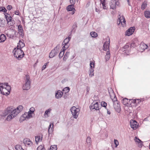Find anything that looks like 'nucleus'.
I'll return each mask as SVG.
<instances>
[{
	"label": "nucleus",
	"mask_w": 150,
	"mask_h": 150,
	"mask_svg": "<svg viewBox=\"0 0 150 150\" xmlns=\"http://www.w3.org/2000/svg\"><path fill=\"white\" fill-rule=\"evenodd\" d=\"M23 108V107L21 105L18 106L16 109H15L13 107H8L4 111L3 113L5 115H6L8 114H10L6 119L7 121H9L22 111Z\"/></svg>",
	"instance_id": "1"
},
{
	"label": "nucleus",
	"mask_w": 150,
	"mask_h": 150,
	"mask_svg": "<svg viewBox=\"0 0 150 150\" xmlns=\"http://www.w3.org/2000/svg\"><path fill=\"white\" fill-rule=\"evenodd\" d=\"M20 47L18 48V46L17 47L15 48L13 51L14 57L18 60L21 59L25 55L24 52L22 50L21 45H20Z\"/></svg>",
	"instance_id": "2"
},
{
	"label": "nucleus",
	"mask_w": 150,
	"mask_h": 150,
	"mask_svg": "<svg viewBox=\"0 0 150 150\" xmlns=\"http://www.w3.org/2000/svg\"><path fill=\"white\" fill-rule=\"evenodd\" d=\"M30 79L28 75H25V83L23 85V90H28L30 88Z\"/></svg>",
	"instance_id": "3"
},
{
	"label": "nucleus",
	"mask_w": 150,
	"mask_h": 150,
	"mask_svg": "<svg viewBox=\"0 0 150 150\" xmlns=\"http://www.w3.org/2000/svg\"><path fill=\"white\" fill-rule=\"evenodd\" d=\"M60 47L59 44L50 53L49 57L50 58H52L57 55L59 52V50Z\"/></svg>",
	"instance_id": "4"
},
{
	"label": "nucleus",
	"mask_w": 150,
	"mask_h": 150,
	"mask_svg": "<svg viewBox=\"0 0 150 150\" xmlns=\"http://www.w3.org/2000/svg\"><path fill=\"white\" fill-rule=\"evenodd\" d=\"M113 102V107L116 111L118 113L120 112L121 111V107L120 102L117 100Z\"/></svg>",
	"instance_id": "5"
},
{
	"label": "nucleus",
	"mask_w": 150,
	"mask_h": 150,
	"mask_svg": "<svg viewBox=\"0 0 150 150\" xmlns=\"http://www.w3.org/2000/svg\"><path fill=\"white\" fill-rule=\"evenodd\" d=\"M119 2L115 0H111L110 3V8L113 9L116 8V6H118Z\"/></svg>",
	"instance_id": "6"
},
{
	"label": "nucleus",
	"mask_w": 150,
	"mask_h": 150,
	"mask_svg": "<svg viewBox=\"0 0 150 150\" xmlns=\"http://www.w3.org/2000/svg\"><path fill=\"white\" fill-rule=\"evenodd\" d=\"M90 108L91 110H92L94 109L95 110H99L100 108H99V104L98 102H96L95 103L94 102H93L90 106ZM101 109V108H100Z\"/></svg>",
	"instance_id": "7"
},
{
	"label": "nucleus",
	"mask_w": 150,
	"mask_h": 150,
	"mask_svg": "<svg viewBox=\"0 0 150 150\" xmlns=\"http://www.w3.org/2000/svg\"><path fill=\"white\" fill-rule=\"evenodd\" d=\"M23 143L25 145L28 147H30L33 145V143L30 139L25 138L23 139Z\"/></svg>",
	"instance_id": "8"
},
{
	"label": "nucleus",
	"mask_w": 150,
	"mask_h": 150,
	"mask_svg": "<svg viewBox=\"0 0 150 150\" xmlns=\"http://www.w3.org/2000/svg\"><path fill=\"white\" fill-rule=\"evenodd\" d=\"M126 21L125 17L123 16H120L118 18L117 20V24L118 25L120 24V23L122 27H124L126 25Z\"/></svg>",
	"instance_id": "9"
},
{
	"label": "nucleus",
	"mask_w": 150,
	"mask_h": 150,
	"mask_svg": "<svg viewBox=\"0 0 150 150\" xmlns=\"http://www.w3.org/2000/svg\"><path fill=\"white\" fill-rule=\"evenodd\" d=\"M70 110L74 118L76 119L78 117V114L77 113L78 112L75 106H73Z\"/></svg>",
	"instance_id": "10"
},
{
	"label": "nucleus",
	"mask_w": 150,
	"mask_h": 150,
	"mask_svg": "<svg viewBox=\"0 0 150 150\" xmlns=\"http://www.w3.org/2000/svg\"><path fill=\"white\" fill-rule=\"evenodd\" d=\"M130 125L132 128L133 129L135 130L138 127V124L135 120H131L130 122Z\"/></svg>",
	"instance_id": "11"
},
{
	"label": "nucleus",
	"mask_w": 150,
	"mask_h": 150,
	"mask_svg": "<svg viewBox=\"0 0 150 150\" xmlns=\"http://www.w3.org/2000/svg\"><path fill=\"white\" fill-rule=\"evenodd\" d=\"M0 87H4V88H6V90L7 92L8 91H9V93H10L11 87L8 85L7 83H0Z\"/></svg>",
	"instance_id": "12"
},
{
	"label": "nucleus",
	"mask_w": 150,
	"mask_h": 150,
	"mask_svg": "<svg viewBox=\"0 0 150 150\" xmlns=\"http://www.w3.org/2000/svg\"><path fill=\"white\" fill-rule=\"evenodd\" d=\"M135 28L134 27H131L128 29L125 33V35L129 36L132 35L134 31Z\"/></svg>",
	"instance_id": "13"
},
{
	"label": "nucleus",
	"mask_w": 150,
	"mask_h": 150,
	"mask_svg": "<svg viewBox=\"0 0 150 150\" xmlns=\"http://www.w3.org/2000/svg\"><path fill=\"white\" fill-rule=\"evenodd\" d=\"M139 42L137 39H134L132 40L131 43L130 44V47H135L139 45Z\"/></svg>",
	"instance_id": "14"
},
{
	"label": "nucleus",
	"mask_w": 150,
	"mask_h": 150,
	"mask_svg": "<svg viewBox=\"0 0 150 150\" xmlns=\"http://www.w3.org/2000/svg\"><path fill=\"white\" fill-rule=\"evenodd\" d=\"M148 46L143 42L140 44L139 49V51L140 52H143L147 48Z\"/></svg>",
	"instance_id": "15"
},
{
	"label": "nucleus",
	"mask_w": 150,
	"mask_h": 150,
	"mask_svg": "<svg viewBox=\"0 0 150 150\" xmlns=\"http://www.w3.org/2000/svg\"><path fill=\"white\" fill-rule=\"evenodd\" d=\"M129 48V45L128 44H126L124 47L122 48V51L123 53L124 54H128L129 53L128 49Z\"/></svg>",
	"instance_id": "16"
},
{
	"label": "nucleus",
	"mask_w": 150,
	"mask_h": 150,
	"mask_svg": "<svg viewBox=\"0 0 150 150\" xmlns=\"http://www.w3.org/2000/svg\"><path fill=\"white\" fill-rule=\"evenodd\" d=\"M0 91L1 93L5 95H8L9 94V91H7L6 90V88H4V87H0Z\"/></svg>",
	"instance_id": "17"
},
{
	"label": "nucleus",
	"mask_w": 150,
	"mask_h": 150,
	"mask_svg": "<svg viewBox=\"0 0 150 150\" xmlns=\"http://www.w3.org/2000/svg\"><path fill=\"white\" fill-rule=\"evenodd\" d=\"M110 98L113 102L117 100L115 94L113 91H112V93L111 94L110 93Z\"/></svg>",
	"instance_id": "18"
},
{
	"label": "nucleus",
	"mask_w": 150,
	"mask_h": 150,
	"mask_svg": "<svg viewBox=\"0 0 150 150\" xmlns=\"http://www.w3.org/2000/svg\"><path fill=\"white\" fill-rule=\"evenodd\" d=\"M109 45H110V39H109V41L105 42L103 46V50H106L107 49V47L108 49H109Z\"/></svg>",
	"instance_id": "19"
},
{
	"label": "nucleus",
	"mask_w": 150,
	"mask_h": 150,
	"mask_svg": "<svg viewBox=\"0 0 150 150\" xmlns=\"http://www.w3.org/2000/svg\"><path fill=\"white\" fill-rule=\"evenodd\" d=\"M64 93H63L60 90L58 91L56 93V98H61L62 96Z\"/></svg>",
	"instance_id": "20"
},
{
	"label": "nucleus",
	"mask_w": 150,
	"mask_h": 150,
	"mask_svg": "<svg viewBox=\"0 0 150 150\" xmlns=\"http://www.w3.org/2000/svg\"><path fill=\"white\" fill-rule=\"evenodd\" d=\"M77 23L76 22H75L73 24L72 27V29L71 32L74 33H75L76 31V28H77Z\"/></svg>",
	"instance_id": "21"
},
{
	"label": "nucleus",
	"mask_w": 150,
	"mask_h": 150,
	"mask_svg": "<svg viewBox=\"0 0 150 150\" xmlns=\"http://www.w3.org/2000/svg\"><path fill=\"white\" fill-rule=\"evenodd\" d=\"M130 100L131 101V100L128 99L127 98H125L123 99L122 103L124 105L127 106Z\"/></svg>",
	"instance_id": "22"
},
{
	"label": "nucleus",
	"mask_w": 150,
	"mask_h": 150,
	"mask_svg": "<svg viewBox=\"0 0 150 150\" xmlns=\"http://www.w3.org/2000/svg\"><path fill=\"white\" fill-rule=\"evenodd\" d=\"M48 128V132L49 134L52 133L53 129V123L50 124Z\"/></svg>",
	"instance_id": "23"
},
{
	"label": "nucleus",
	"mask_w": 150,
	"mask_h": 150,
	"mask_svg": "<svg viewBox=\"0 0 150 150\" xmlns=\"http://www.w3.org/2000/svg\"><path fill=\"white\" fill-rule=\"evenodd\" d=\"M6 40L5 35L3 34H1L0 35V42H4Z\"/></svg>",
	"instance_id": "24"
},
{
	"label": "nucleus",
	"mask_w": 150,
	"mask_h": 150,
	"mask_svg": "<svg viewBox=\"0 0 150 150\" xmlns=\"http://www.w3.org/2000/svg\"><path fill=\"white\" fill-rule=\"evenodd\" d=\"M74 6L72 5H70L67 7V10L68 11H71L73 10H75V9L74 8Z\"/></svg>",
	"instance_id": "25"
},
{
	"label": "nucleus",
	"mask_w": 150,
	"mask_h": 150,
	"mask_svg": "<svg viewBox=\"0 0 150 150\" xmlns=\"http://www.w3.org/2000/svg\"><path fill=\"white\" fill-rule=\"evenodd\" d=\"M110 51L109 50L107 52L106 55L105 56V59L106 61H107L109 60L110 57Z\"/></svg>",
	"instance_id": "26"
},
{
	"label": "nucleus",
	"mask_w": 150,
	"mask_h": 150,
	"mask_svg": "<svg viewBox=\"0 0 150 150\" xmlns=\"http://www.w3.org/2000/svg\"><path fill=\"white\" fill-rule=\"evenodd\" d=\"M35 141L36 143L38 144V142L41 141L42 139V137H40V136H37L35 137Z\"/></svg>",
	"instance_id": "27"
},
{
	"label": "nucleus",
	"mask_w": 150,
	"mask_h": 150,
	"mask_svg": "<svg viewBox=\"0 0 150 150\" xmlns=\"http://www.w3.org/2000/svg\"><path fill=\"white\" fill-rule=\"evenodd\" d=\"M147 6V2L144 1L143 3L141 6V9L144 10L146 8Z\"/></svg>",
	"instance_id": "28"
},
{
	"label": "nucleus",
	"mask_w": 150,
	"mask_h": 150,
	"mask_svg": "<svg viewBox=\"0 0 150 150\" xmlns=\"http://www.w3.org/2000/svg\"><path fill=\"white\" fill-rule=\"evenodd\" d=\"M145 17L147 18H150V11H145L144 12Z\"/></svg>",
	"instance_id": "29"
},
{
	"label": "nucleus",
	"mask_w": 150,
	"mask_h": 150,
	"mask_svg": "<svg viewBox=\"0 0 150 150\" xmlns=\"http://www.w3.org/2000/svg\"><path fill=\"white\" fill-rule=\"evenodd\" d=\"M94 70L93 68H90V69L89 70V76L91 77H92L94 76L93 71Z\"/></svg>",
	"instance_id": "30"
},
{
	"label": "nucleus",
	"mask_w": 150,
	"mask_h": 150,
	"mask_svg": "<svg viewBox=\"0 0 150 150\" xmlns=\"http://www.w3.org/2000/svg\"><path fill=\"white\" fill-rule=\"evenodd\" d=\"M70 90V88L69 87H66L63 89V93H68Z\"/></svg>",
	"instance_id": "31"
},
{
	"label": "nucleus",
	"mask_w": 150,
	"mask_h": 150,
	"mask_svg": "<svg viewBox=\"0 0 150 150\" xmlns=\"http://www.w3.org/2000/svg\"><path fill=\"white\" fill-rule=\"evenodd\" d=\"M70 53L69 52H67L65 55L64 56V57H63V60L65 61L66 59L68 58V55Z\"/></svg>",
	"instance_id": "32"
},
{
	"label": "nucleus",
	"mask_w": 150,
	"mask_h": 150,
	"mask_svg": "<svg viewBox=\"0 0 150 150\" xmlns=\"http://www.w3.org/2000/svg\"><path fill=\"white\" fill-rule=\"evenodd\" d=\"M90 35L93 38H96L98 36L97 33L95 32H91L90 33Z\"/></svg>",
	"instance_id": "33"
},
{
	"label": "nucleus",
	"mask_w": 150,
	"mask_h": 150,
	"mask_svg": "<svg viewBox=\"0 0 150 150\" xmlns=\"http://www.w3.org/2000/svg\"><path fill=\"white\" fill-rule=\"evenodd\" d=\"M15 148L16 150H21L22 149V146L19 144H17Z\"/></svg>",
	"instance_id": "34"
},
{
	"label": "nucleus",
	"mask_w": 150,
	"mask_h": 150,
	"mask_svg": "<svg viewBox=\"0 0 150 150\" xmlns=\"http://www.w3.org/2000/svg\"><path fill=\"white\" fill-rule=\"evenodd\" d=\"M37 150H46L44 145H40L37 148Z\"/></svg>",
	"instance_id": "35"
},
{
	"label": "nucleus",
	"mask_w": 150,
	"mask_h": 150,
	"mask_svg": "<svg viewBox=\"0 0 150 150\" xmlns=\"http://www.w3.org/2000/svg\"><path fill=\"white\" fill-rule=\"evenodd\" d=\"M7 10L4 7H0V12H3L6 13L7 11Z\"/></svg>",
	"instance_id": "36"
},
{
	"label": "nucleus",
	"mask_w": 150,
	"mask_h": 150,
	"mask_svg": "<svg viewBox=\"0 0 150 150\" xmlns=\"http://www.w3.org/2000/svg\"><path fill=\"white\" fill-rule=\"evenodd\" d=\"M107 105V103L105 102L102 101L101 103V108L102 107H103L105 108V109H107L106 106Z\"/></svg>",
	"instance_id": "37"
},
{
	"label": "nucleus",
	"mask_w": 150,
	"mask_h": 150,
	"mask_svg": "<svg viewBox=\"0 0 150 150\" xmlns=\"http://www.w3.org/2000/svg\"><path fill=\"white\" fill-rule=\"evenodd\" d=\"M4 22L5 20L3 21V20H2L1 18H0V27H1L2 26L3 27L5 25L4 23Z\"/></svg>",
	"instance_id": "38"
},
{
	"label": "nucleus",
	"mask_w": 150,
	"mask_h": 150,
	"mask_svg": "<svg viewBox=\"0 0 150 150\" xmlns=\"http://www.w3.org/2000/svg\"><path fill=\"white\" fill-rule=\"evenodd\" d=\"M68 44H63V45H64V46L62 47V50L63 51H65V50L67 49L69 47L68 45Z\"/></svg>",
	"instance_id": "39"
},
{
	"label": "nucleus",
	"mask_w": 150,
	"mask_h": 150,
	"mask_svg": "<svg viewBox=\"0 0 150 150\" xmlns=\"http://www.w3.org/2000/svg\"><path fill=\"white\" fill-rule=\"evenodd\" d=\"M65 51H63V50H62V51H61L60 52L59 55V57L60 59L64 55V53Z\"/></svg>",
	"instance_id": "40"
},
{
	"label": "nucleus",
	"mask_w": 150,
	"mask_h": 150,
	"mask_svg": "<svg viewBox=\"0 0 150 150\" xmlns=\"http://www.w3.org/2000/svg\"><path fill=\"white\" fill-rule=\"evenodd\" d=\"M49 149H51L52 150H57V146L55 145L51 146Z\"/></svg>",
	"instance_id": "41"
},
{
	"label": "nucleus",
	"mask_w": 150,
	"mask_h": 150,
	"mask_svg": "<svg viewBox=\"0 0 150 150\" xmlns=\"http://www.w3.org/2000/svg\"><path fill=\"white\" fill-rule=\"evenodd\" d=\"M52 110V109L51 108H49L46 111H45V113L44 114V115H48V114Z\"/></svg>",
	"instance_id": "42"
},
{
	"label": "nucleus",
	"mask_w": 150,
	"mask_h": 150,
	"mask_svg": "<svg viewBox=\"0 0 150 150\" xmlns=\"http://www.w3.org/2000/svg\"><path fill=\"white\" fill-rule=\"evenodd\" d=\"M69 41V39H68L67 38H66L64 40L63 42L62 43V44H68Z\"/></svg>",
	"instance_id": "43"
},
{
	"label": "nucleus",
	"mask_w": 150,
	"mask_h": 150,
	"mask_svg": "<svg viewBox=\"0 0 150 150\" xmlns=\"http://www.w3.org/2000/svg\"><path fill=\"white\" fill-rule=\"evenodd\" d=\"M91 140L90 137H87L86 139V142L88 144H90L91 143Z\"/></svg>",
	"instance_id": "44"
},
{
	"label": "nucleus",
	"mask_w": 150,
	"mask_h": 150,
	"mask_svg": "<svg viewBox=\"0 0 150 150\" xmlns=\"http://www.w3.org/2000/svg\"><path fill=\"white\" fill-rule=\"evenodd\" d=\"M35 110V109L33 107H31L29 111H28V112L33 114Z\"/></svg>",
	"instance_id": "45"
},
{
	"label": "nucleus",
	"mask_w": 150,
	"mask_h": 150,
	"mask_svg": "<svg viewBox=\"0 0 150 150\" xmlns=\"http://www.w3.org/2000/svg\"><path fill=\"white\" fill-rule=\"evenodd\" d=\"M114 144H115V147H117V146L119 145V142L117 140L115 139L114 141Z\"/></svg>",
	"instance_id": "46"
},
{
	"label": "nucleus",
	"mask_w": 150,
	"mask_h": 150,
	"mask_svg": "<svg viewBox=\"0 0 150 150\" xmlns=\"http://www.w3.org/2000/svg\"><path fill=\"white\" fill-rule=\"evenodd\" d=\"M26 114H27V116H28V119L32 117V113L29 112H26Z\"/></svg>",
	"instance_id": "47"
},
{
	"label": "nucleus",
	"mask_w": 150,
	"mask_h": 150,
	"mask_svg": "<svg viewBox=\"0 0 150 150\" xmlns=\"http://www.w3.org/2000/svg\"><path fill=\"white\" fill-rule=\"evenodd\" d=\"M90 68H94V63L91 61L90 62Z\"/></svg>",
	"instance_id": "48"
},
{
	"label": "nucleus",
	"mask_w": 150,
	"mask_h": 150,
	"mask_svg": "<svg viewBox=\"0 0 150 150\" xmlns=\"http://www.w3.org/2000/svg\"><path fill=\"white\" fill-rule=\"evenodd\" d=\"M137 100V101L135 100H132V99L131 100V101H132L131 102L133 103H139V102H141V100L140 101H139V100Z\"/></svg>",
	"instance_id": "49"
},
{
	"label": "nucleus",
	"mask_w": 150,
	"mask_h": 150,
	"mask_svg": "<svg viewBox=\"0 0 150 150\" xmlns=\"http://www.w3.org/2000/svg\"><path fill=\"white\" fill-rule=\"evenodd\" d=\"M12 18L11 16H10L8 18L6 19L7 23H8L9 22H11V21Z\"/></svg>",
	"instance_id": "50"
},
{
	"label": "nucleus",
	"mask_w": 150,
	"mask_h": 150,
	"mask_svg": "<svg viewBox=\"0 0 150 150\" xmlns=\"http://www.w3.org/2000/svg\"><path fill=\"white\" fill-rule=\"evenodd\" d=\"M7 35L8 37L9 38L13 39L14 37V35L13 34H7Z\"/></svg>",
	"instance_id": "51"
},
{
	"label": "nucleus",
	"mask_w": 150,
	"mask_h": 150,
	"mask_svg": "<svg viewBox=\"0 0 150 150\" xmlns=\"http://www.w3.org/2000/svg\"><path fill=\"white\" fill-rule=\"evenodd\" d=\"M70 0V3L71 4V5H74L76 1L75 0Z\"/></svg>",
	"instance_id": "52"
},
{
	"label": "nucleus",
	"mask_w": 150,
	"mask_h": 150,
	"mask_svg": "<svg viewBox=\"0 0 150 150\" xmlns=\"http://www.w3.org/2000/svg\"><path fill=\"white\" fill-rule=\"evenodd\" d=\"M49 62H47V63H45L43 66H42V70L43 71L44 70L45 68H46V66L47 65V63H48Z\"/></svg>",
	"instance_id": "53"
},
{
	"label": "nucleus",
	"mask_w": 150,
	"mask_h": 150,
	"mask_svg": "<svg viewBox=\"0 0 150 150\" xmlns=\"http://www.w3.org/2000/svg\"><path fill=\"white\" fill-rule=\"evenodd\" d=\"M138 143L139 144L138 146L139 147H142V141H141V142H139V143Z\"/></svg>",
	"instance_id": "54"
},
{
	"label": "nucleus",
	"mask_w": 150,
	"mask_h": 150,
	"mask_svg": "<svg viewBox=\"0 0 150 150\" xmlns=\"http://www.w3.org/2000/svg\"><path fill=\"white\" fill-rule=\"evenodd\" d=\"M25 120H26V119H25V118H24L23 116H22L20 118V122H22Z\"/></svg>",
	"instance_id": "55"
},
{
	"label": "nucleus",
	"mask_w": 150,
	"mask_h": 150,
	"mask_svg": "<svg viewBox=\"0 0 150 150\" xmlns=\"http://www.w3.org/2000/svg\"><path fill=\"white\" fill-rule=\"evenodd\" d=\"M6 8L8 10H10L12 8V6L11 5H8L7 6Z\"/></svg>",
	"instance_id": "56"
},
{
	"label": "nucleus",
	"mask_w": 150,
	"mask_h": 150,
	"mask_svg": "<svg viewBox=\"0 0 150 150\" xmlns=\"http://www.w3.org/2000/svg\"><path fill=\"white\" fill-rule=\"evenodd\" d=\"M26 112H25L23 115H22V116H23V117L26 119V118H28V116H27V114H26Z\"/></svg>",
	"instance_id": "57"
},
{
	"label": "nucleus",
	"mask_w": 150,
	"mask_h": 150,
	"mask_svg": "<svg viewBox=\"0 0 150 150\" xmlns=\"http://www.w3.org/2000/svg\"><path fill=\"white\" fill-rule=\"evenodd\" d=\"M135 138L136 139H135V141L137 143H138L139 142H141V140L139 138H137V137H135Z\"/></svg>",
	"instance_id": "58"
},
{
	"label": "nucleus",
	"mask_w": 150,
	"mask_h": 150,
	"mask_svg": "<svg viewBox=\"0 0 150 150\" xmlns=\"http://www.w3.org/2000/svg\"><path fill=\"white\" fill-rule=\"evenodd\" d=\"M14 13L16 15L19 16L20 15V13H19V11L18 10H16V11H15L14 12Z\"/></svg>",
	"instance_id": "59"
},
{
	"label": "nucleus",
	"mask_w": 150,
	"mask_h": 150,
	"mask_svg": "<svg viewBox=\"0 0 150 150\" xmlns=\"http://www.w3.org/2000/svg\"><path fill=\"white\" fill-rule=\"evenodd\" d=\"M18 30H21V29H23L22 26L21 25H20L18 26Z\"/></svg>",
	"instance_id": "60"
},
{
	"label": "nucleus",
	"mask_w": 150,
	"mask_h": 150,
	"mask_svg": "<svg viewBox=\"0 0 150 150\" xmlns=\"http://www.w3.org/2000/svg\"><path fill=\"white\" fill-rule=\"evenodd\" d=\"M101 1V3L102 4V6H104V4L105 3V0H100Z\"/></svg>",
	"instance_id": "61"
},
{
	"label": "nucleus",
	"mask_w": 150,
	"mask_h": 150,
	"mask_svg": "<svg viewBox=\"0 0 150 150\" xmlns=\"http://www.w3.org/2000/svg\"><path fill=\"white\" fill-rule=\"evenodd\" d=\"M18 33L19 34L22 33H23V29H21V30H18Z\"/></svg>",
	"instance_id": "62"
},
{
	"label": "nucleus",
	"mask_w": 150,
	"mask_h": 150,
	"mask_svg": "<svg viewBox=\"0 0 150 150\" xmlns=\"http://www.w3.org/2000/svg\"><path fill=\"white\" fill-rule=\"evenodd\" d=\"M72 33H71V32L70 34L69 35V36H68V38H68V39H69V41L70 40V39H71V34H72Z\"/></svg>",
	"instance_id": "63"
},
{
	"label": "nucleus",
	"mask_w": 150,
	"mask_h": 150,
	"mask_svg": "<svg viewBox=\"0 0 150 150\" xmlns=\"http://www.w3.org/2000/svg\"><path fill=\"white\" fill-rule=\"evenodd\" d=\"M103 6L104 9H107L108 8V7L105 5V3L104 4V5Z\"/></svg>",
	"instance_id": "64"
}]
</instances>
